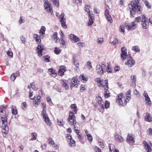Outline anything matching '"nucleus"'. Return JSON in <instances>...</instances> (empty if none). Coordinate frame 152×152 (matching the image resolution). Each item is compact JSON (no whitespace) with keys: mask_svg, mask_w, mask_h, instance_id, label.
Listing matches in <instances>:
<instances>
[{"mask_svg":"<svg viewBox=\"0 0 152 152\" xmlns=\"http://www.w3.org/2000/svg\"><path fill=\"white\" fill-rule=\"evenodd\" d=\"M108 88L106 87L105 88V89H104V97L105 99L107 98L110 96V92L109 90H108Z\"/></svg>","mask_w":152,"mask_h":152,"instance_id":"17","label":"nucleus"},{"mask_svg":"<svg viewBox=\"0 0 152 152\" xmlns=\"http://www.w3.org/2000/svg\"><path fill=\"white\" fill-rule=\"evenodd\" d=\"M69 37L71 40L75 42H77L79 40V38L74 34L69 35Z\"/></svg>","mask_w":152,"mask_h":152,"instance_id":"19","label":"nucleus"},{"mask_svg":"<svg viewBox=\"0 0 152 152\" xmlns=\"http://www.w3.org/2000/svg\"><path fill=\"white\" fill-rule=\"evenodd\" d=\"M73 62L75 65L77 67H78L79 64L77 62V61L75 59L73 60Z\"/></svg>","mask_w":152,"mask_h":152,"instance_id":"61","label":"nucleus"},{"mask_svg":"<svg viewBox=\"0 0 152 152\" xmlns=\"http://www.w3.org/2000/svg\"><path fill=\"white\" fill-rule=\"evenodd\" d=\"M71 107L72 109H74V111L75 113H77V108L75 104H72L71 105Z\"/></svg>","mask_w":152,"mask_h":152,"instance_id":"35","label":"nucleus"},{"mask_svg":"<svg viewBox=\"0 0 152 152\" xmlns=\"http://www.w3.org/2000/svg\"><path fill=\"white\" fill-rule=\"evenodd\" d=\"M16 76L15 75V74L13 73L11 76V80L14 81L15 79L16 78Z\"/></svg>","mask_w":152,"mask_h":152,"instance_id":"48","label":"nucleus"},{"mask_svg":"<svg viewBox=\"0 0 152 152\" xmlns=\"http://www.w3.org/2000/svg\"><path fill=\"white\" fill-rule=\"evenodd\" d=\"M36 50L39 56H42V52L44 49V46L41 45H39Z\"/></svg>","mask_w":152,"mask_h":152,"instance_id":"13","label":"nucleus"},{"mask_svg":"<svg viewBox=\"0 0 152 152\" xmlns=\"http://www.w3.org/2000/svg\"><path fill=\"white\" fill-rule=\"evenodd\" d=\"M44 60L45 61V62H49L50 61L49 58H50V57L48 56V55H46L44 57Z\"/></svg>","mask_w":152,"mask_h":152,"instance_id":"49","label":"nucleus"},{"mask_svg":"<svg viewBox=\"0 0 152 152\" xmlns=\"http://www.w3.org/2000/svg\"><path fill=\"white\" fill-rule=\"evenodd\" d=\"M143 1L144 3L145 6L148 8H150L151 7V5H149V4L146 0H142Z\"/></svg>","mask_w":152,"mask_h":152,"instance_id":"44","label":"nucleus"},{"mask_svg":"<svg viewBox=\"0 0 152 152\" xmlns=\"http://www.w3.org/2000/svg\"><path fill=\"white\" fill-rule=\"evenodd\" d=\"M131 91L129 90L128 91L126 92V96H128V98L129 99H130V96H131Z\"/></svg>","mask_w":152,"mask_h":152,"instance_id":"60","label":"nucleus"},{"mask_svg":"<svg viewBox=\"0 0 152 152\" xmlns=\"http://www.w3.org/2000/svg\"><path fill=\"white\" fill-rule=\"evenodd\" d=\"M86 67L89 69H90L92 68V66L91 65V63L90 61H89L87 62L86 64Z\"/></svg>","mask_w":152,"mask_h":152,"instance_id":"41","label":"nucleus"},{"mask_svg":"<svg viewBox=\"0 0 152 152\" xmlns=\"http://www.w3.org/2000/svg\"><path fill=\"white\" fill-rule=\"evenodd\" d=\"M86 90V88L83 86L81 85L80 86V91L81 92H84Z\"/></svg>","mask_w":152,"mask_h":152,"instance_id":"58","label":"nucleus"},{"mask_svg":"<svg viewBox=\"0 0 152 152\" xmlns=\"http://www.w3.org/2000/svg\"><path fill=\"white\" fill-rule=\"evenodd\" d=\"M143 96L145 98V101L146 102L145 104H148V105L151 104V102L150 99L148 95V94L145 93V91H144V93L143 94Z\"/></svg>","mask_w":152,"mask_h":152,"instance_id":"15","label":"nucleus"},{"mask_svg":"<svg viewBox=\"0 0 152 152\" xmlns=\"http://www.w3.org/2000/svg\"><path fill=\"white\" fill-rule=\"evenodd\" d=\"M110 149L109 152H115L117 151L115 149L114 145L113 144H109V145Z\"/></svg>","mask_w":152,"mask_h":152,"instance_id":"27","label":"nucleus"},{"mask_svg":"<svg viewBox=\"0 0 152 152\" xmlns=\"http://www.w3.org/2000/svg\"><path fill=\"white\" fill-rule=\"evenodd\" d=\"M99 86L100 87H103L105 89V88L107 87L108 88V81L107 80H106L103 81L99 85Z\"/></svg>","mask_w":152,"mask_h":152,"instance_id":"21","label":"nucleus"},{"mask_svg":"<svg viewBox=\"0 0 152 152\" xmlns=\"http://www.w3.org/2000/svg\"><path fill=\"white\" fill-rule=\"evenodd\" d=\"M146 116L145 117V119L147 121L151 122L152 121V117L150 114L146 113Z\"/></svg>","mask_w":152,"mask_h":152,"instance_id":"22","label":"nucleus"},{"mask_svg":"<svg viewBox=\"0 0 152 152\" xmlns=\"http://www.w3.org/2000/svg\"><path fill=\"white\" fill-rule=\"evenodd\" d=\"M34 38L36 39V41L38 43H40L41 42V39H40V36L37 34H34Z\"/></svg>","mask_w":152,"mask_h":152,"instance_id":"26","label":"nucleus"},{"mask_svg":"<svg viewBox=\"0 0 152 152\" xmlns=\"http://www.w3.org/2000/svg\"><path fill=\"white\" fill-rule=\"evenodd\" d=\"M148 134L150 135H152V129L151 128H149L147 130Z\"/></svg>","mask_w":152,"mask_h":152,"instance_id":"55","label":"nucleus"},{"mask_svg":"<svg viewBox=\"0 0 152 152\" xmlns=\"http://www.w3.org/2000/svg\"><path fill=\"white\" fill-rule=\"evenodd\" d=\"M85 10L88 12H89V7L88 5H85Z\"/></svg>","mask_w":152,"mask_h":152,"instance_id":"62","label":"nucleus"},{"mask_svg":"<svg viewBox=\"0 0 152 152\" xmlns=\"http://www.w3.org/2000/svg\"><path fill=\"white\" fill-rule=\"evenodd\" d=\"M61 52V50L58 48H55L54 49V53L56 54H59Z\"/></svg>","mask_w":152,"mask_h":152,"instance_id":"38","label":"nucleus"},{"mask_svg":"<svg viewBox=\"0 0 152 152\" xmlns=\"http://www.w3.org/2000/svg\"><path fill=\"white\" fill-rule=\"evenodd\" d=\"M57 33L55 32L54 33L53 35V38L54 39H56L58 40L59 39V38L57 37Z\"/></svg>","mask_w":152,"mask_h":152,"instance_id":"47","label":"nucleus"},{"mask_svg":"<svg viewBox=\"0 0 152 152\" xmlns=\"http://www.w3.org/2000/svg\"><path fill=\"white\" fill-rule=\"evenodd\" d=\"M80 78L84 83L87 81V78L83 75H80Z\"/></svg>","mask_w":152,"mask_h":152,"instance_id":"33","label":"nucleus"},{"mask_svg":"<svg viewBox=\"0 0 152 152\" xmlns=\"http://www.w3.org/2000/svg\"><path fill=\"white\" fill-rule=\"evenodd\" d=\"M69 144L71 146H74L75 145V142L73 140H69Z\"/></svg>","mask_w":152,"mask_h":152,"instance_id":"36","label":"nucleus"},{"mask_svg":"<svg viewBox=\"0 0 152 152\" xmlns=\"http://www.w3.org/2000/svg\"><path fill=\"white\" fill-rule=\"evenodd\" d=\"M121 57L122 59L125 60L128 58L130 55H127V49L125 47H123L121 48Z\"/></svg>","mask_w":152,"mask_h":152,"instance_id":"9","label":"nucleus"},{"mask_svg":"<svg viewBox=\"0 0 152 152\" xmlns=\"http://www.w3.org/2000/svg\"><path fill=\"white\" fill-rule=\"evenodd\" d=\"M112 67L110 66L109 65H108L107 66V71L108 73H111L112 72Z\"/></svg>","mask_w":152,"mask_h":152,"instance_id":"42","label":"nucleus"},{"mask_svg":"<svg viewBox=\"0 0 152 152\" xmlns=\"http://www.w3.org/2000/svg\"><path fill=\"white\" fill-rule=\"evenodd\" d=\"M43 110L42 113V115L44 119L45 123L48 126L51 124V122L49 119L48 116L46 113V109L45 105L44 103H42Z\"/></svg>","mask_w":152,"mask_h":152,"instance_id":"4","label":"nucleus"},{"mask_svg":"<svg viewBox=\"0 0 152 152\" xmlns=\"http://www.w3.org/2000/svg\"><path fill=\"white\" fill-rule=\"evenodd\" d=\"M145 142L146 143V145L145 146L146 150L148 152H150L151 151V148L146 141H145Z\"/></svg>","mask_w":152,"mask_h":152,"instance_id":"37","label":"nucleus"},{"mask_svg":"<svg viewBox=\"0 0 152 152\" xmlns=\"http://www.w3.org/2000/svg\"><path fill=\"white\" fill-rule=\"evenodd\" d=\"M49 72H50V74L52 76L55 77L56 75V73L55 72V71L52 69H49Z\"/></svg>","mask_w":152,"mask_h":152,"instance_id":"34","label":"nucleus"},{"mask_svg":"<svg viewBox=\"0 0 152 152\" xmlns=\"http://www.w3.org/2000/svg\"><path fill=\"white\" fill-rule=\"evenodd\" d=\"M116 102L119 105H122L123 104V101L121 99H117Z\"/></svg>","mask_w":152,"mask_h":152,"instance_id":"45","label":"nucleus"},{"mask_svg":"<svg viewBox=\"0 0 152 152\" xmlns=\"http://www.w3.org/2000/svg\"><path fill=\"white\" fill-rule=\"evenodd\" d=\"M126 26V29L128 30H133L136 27V24L134 22H132L130 23H125Z\"/></svg>","mask_w":152,"mask_h":152,"instance_id":"10","label":"nucleus"},{"mask_svg":"<svg viewBox=\"0 0 152 152\" xmlns=\"http://www.w3.org/2000/svg\"><path fill=\"white\" fill-rule=\"evenodd\" d=\"M50 1L53 4L54 6H56L58 7L59 6V2L58 0H50Z\"/></svg>","mask_w":152,"mask_h":152,"instance_id":"30","label":"nucleus"},{"mask_svg":"<svg viewBox=\"0 0 152 152\" xmlns=\"http://www.w3.org/2000/svg\"><path fill=\"white\" fill-rule=\"evenodd\" d=\"M77 45L79 48H80L81 47L84 46L85 44L83 42H79L77 43Z\"/></svg>","mask_w":152,"mask_h":152,"instance_id":"59","label":"nucleus"},{"mask_svg":"<svg viewBox=\"0 0 152 152\" xmlns=\"http://www.w3.org/2000/svg\"><path fill=\"white\" fill-rule=\"evenodd\" d=\"M44 7L45 9H47L49 7L51 6V4L48 0H45L43 4Z\"/></svg>","mask_w":152,"mask_h":152,"instance_id":"25","label":"nucleus"},{"mask_svg":"<svg viewBox=\"0 0 152 152\" xmlns=\"http://www.w3.org/2000/svg\"><path fill=\"white\" fill-rule=\"evenodd\" d=\"M31 140H35L37 138V134L36 133H32L31 134Z\"/></svg>","mask_w":152,"mask_h":152,"instance_id":"31","label":"nucleus"},{"mask_svg":"<svg viewBox=\"0 0 152 152\" xmlns=\"http://www.w3.org/2000/svg\"><path fill=\"white\" fill-rule=\"evenodd\" d=\"M141 18V24L143 28L144 29L148 28L149 27V22L147 20L146 18L144 15H142Z\"/></svg>","mask_w":152,"mask_h":152,"instance_id":"8","label":"nucleus"},{"mask_svg":"<svg viewBox=\"0 0 152 152\" xmlns=\"http://www.w3.org/2000/svg\"><path fill=\"white\" fill-rule=\"evenodd\" d=\"M132 50L135 51L136 52H140V50L136 46L133 47L132 48Z\"/></svg>","mask_w":152,"mask_h":152,"instance_id":"56","label":"nucleus"},{"mask_svg":"<svg viewBox=\"0 0 152 152\" xmlns=\"http://www.w3.org/2000/svg\"><path fill=\"white\" fill-rule=\"evenodd\" d=\"M136 0H133L131 1L130 4H129L130 9V17H133L136 12L139 14L141 13V7L139 1Z\"/></svg>","mask_w":152,"mask_h":152,"instance_id":"2","label":"nucleus"},{"mask_svg":"<svg viewBox=\"0 0 152 152\" xmlns=\"http://www.w3.org/2000/svg\"><path fill=\"white\" fill-rule=\"evenodd\" d=\"M89 19L94 20V17L93 14H91L90 13L89 14Z\"/></svg>","mask_w":152,"mask_h":152,"instance_id":"63","label":"nucleus"},{"mask_svg":"<svg viewBox=\"0 0 152 152\" xmlns=\"http://www.w3.org/2000/svg\"><path fill=\"white\" fill-rule=\"evenodd\" d=\"M64 15H65L64 13H62L61 14L59 17L60 22L66 20L65 18H64Z\"/></svg>","mask_w":152,"mask_h":152,"instance_id":"32","label":"nucleus"},{"mask_svg":"<svg viewBox=\"0 0 152 152\" xmlns=\"http://www.w3.org/2000/svg\"><path fill=\"white\" fill-rule=\"evenodd\" d=\"M127 142H134V138L133 135L131 133H129L126 138Z\"/></svg>","mask_w":152,"mask_h":152,"instance_id":"20","label":"nucleus"},{"mask_svg":"<svg viewBox=\"0 0 152 152\" xmlns=\"http://www.w3.org/2000/svg\"><path fill=\"white\" fill-rule=\"evenodd\" d=\"M125 28L126 29V26L125 24H124L121 25L119 27V31L124 34L125 32Z\"/></svg>","mask_w":152,"mask_h":152,"instance_id":"23","label":"nucleus"},{"mask_svg":"<svg viewBox=\"0 0 152 152\" xmlns=\"http://www.w3.org/2000/svg\"><path fill=\"white\" fill-rule=\"evenodd\" d=\"M66 22V20L63 21L61 22V24L62 27L64 28H66L67 27Z\"/></svg>","mask_w":152,"mask_h":152,"instance_id":"40","label":"nucleus"},{"mask_svg":"<svg viewBox=\"0 0 152 152\" xmlns=\"http://www.w3.org/2000/svg\"><path fill=\"white\" fill-rule=\"evenodd\" d=\"M94 20H93V19H89V20L88 22V26H89L90 25H91L93 23Z\"/></svg>","mask_w":152,"mask_h":152,"instance_id":"57","label":"nucleus"},{"mask_svg":"<svg viewBox=\"0 0 152 152\" xmlns=\"http://www.w3.org/2000/svg\"><path fill=\"white\" fill-rule=\"evenodd\" d=\"M21 41L23 44H25L26 42V40L25 39V38H23V36H21L20 37Z\"/></svg>","mask_w":152,"mask_h":152,"instance_id":"64","label":"nucleus"},{"mask_svg":"<svg viewBox=\"0 0 152 152\" xmlns=\"http://www.w3.org/2000/svg\"><path fill=\"white\" fill-rule=\"evenodd\" d=\"M103 38H98L97 39L98 43L99 44L102 43L103 42Z\"/></svg>","mask_w":152,"mask_h":152,"instance_id":"53","label":"nucleus"},{"mask_svg":"<svg viewBox=\"0 0 152 152\" xmlns=\"http://www.w3.org/2000/svg\"><path fill=\"white\" fill-rule=\"evenodd\" d=\"M46 12L48 14H50L51 15H53V12L52 6H50L47 9H45Z\"/></svg>","mask_w":152,"mask_h":152,"instance_id":"24","label":"nucleus"},{"mask_svg":"<svg viewBox=\"0 0 152 152\" xmlns=\"http://www.w3.org/2000/svg\"><path fill=\"white\" fill-rule=\"evenodd\" d=\"M105 15L107 20L110 23L112 22V19L111 16L109 15V12L108 10L106 9L105 12Z\"/></svg>","mask_w":152,"mask_h":152,"instance_id":"14","label":"nucleus"},{"mask_svg":"<svg viewBox=\"0 0 152 152\" xmlns=\"http://www.w3.org/2000/svg\"><path fill=\"white\" fill-rule=\"evenodd\" d=\"M96 103H95V102L93 101L92 103L94 106L97 108L98 110L100 112H103L104 111V102H103L101 97L98 96H97L96 100Z\"/></svg>","mask_w":152,"mask_h":152,"instance_id":"3","label":"nucleus"},{"mask_svg":"<svg viewBox=\"0 0 152 152\" xmlns=\"http://www.w3.org/2000/svg\"><path fill=\"white\" fill-rule=\"evenodd\" d=\"M61 84L63 86L66 90H67L69 88V86L65 82V80H61Z\"/></svg>","mask_w":152,"mask_h":152,"instance_id":"29","label":"nucleus"},{"mask_svg":"<svg viewBox=\"0 0 152 152\" xmlns=\"http://www.w3.org/2000/svg\"><path fill=\"white\" fill-rule=\"evenodd\" d=\"M49 143L52 146L54 145L55 142L50 137L48 139Z\"/></svg>","mask_w":152,"mask_h":152,"instance_id":"43","label":"nucleus"},{"mask_svg":"<svg viewBox=\"0 0 152 152\" xmlns=\"http://www.w3.org/2000/svg\"><path fill=\"white\" fill-rule=\"evenodd\" d=\"M126 59L127 60L125 62V65H127L129 67H132L134 65L135 61L130 55H129Z\"/></svg>","mask_w":152,"mask_h":152,"instance_id":"7","label":"nucleus"},{"mask_svg":"<svg viewBox=\"0 0 152 152\" xmlns=\"http://www.w3.org/2000/svg\"><path fill=\"white\" fill-rule=\"evenodd\" d=\"M30 86L32 88L36 90L37 89V88H36L34 85V83H31L30 84Z\"/></svg>","mask_w":152,"mask_h":152,"instance_id":"52","label":"nucleus"},{"mask_svg":"<svg viewBox=\"0 0 152 152\" xmlns=\"http://www.w3.org/2000/svg\"><path fill=\"white\" fill-rule=\"evenodd\" d=\"M57 123L58 125L61 126L63 125L64 124V122L62 119H60L58 120Z\"/></svg>","mask_w":152,"mask_h":152,"instance_id":"39","label":"nucleus"},{"mask_svg":"<svg viewBox=\"0 0 152 152\" xmlns=\"http://www.w3.org/2000/svg\"><path fill=\"white\" fill-rule=\"evenodd\" d=\"M96 81L98 83L100 84L103 81V80L100 78H97L96 79Z\"/></svg>","mask_w":152,"mask_h":152,"instance_id":"46","label":"nucleus"},{"mask_svg":"<svg viewBox=\"0 0 152 152\" xmlns=\"http://www.w3.org/2000/svg\"><path fill=\"white\" fill-rule=\"evenodd\" d=\"M132 82L134 83V84H135L136 82V78L135 75H133L132 77H131Z\"/></svg>","mask_w":152,"mask_h":152,"instance_id":"50","label":"nucleus"},{"mask_svg":"<svg viewBox=\"0 0 152 152\" xmlns=\"http://www.w3.org/2000/svg\"><path fill=\"white\" fill-rule=\"evenodd\" d=\"M8 115V113L5 108L0 109V116H2L0 119V126L2 129V132L5 134L8 133L9 130L7 126Z\"/></svg>","mask_w":152,"mask_h":152,"instance_id":"1","label":"nucleus"},{"mask_svg":"<svg viewBox=\"0 0 152 152\" xmlns=\"http://www.w3.org/2000/svg\"><path fill=\"white\" fill-rule=\"evenodd\" d=\"M46 31V28L44 26H42L39 31V33L41 38L43 39L45 34V32Z\"/></svg>","mask_w":152,"mask_h":152,"instance_id":"16","label":"nucleus"},{"mask_svg":"<svg viewBox=\"0 0 152 152\" xmlns=\"http://www.w3.org/2000/svg\"><path fill=\"white\" fill-rule=\"evenodd\" d=\"M61 42L60 44L61 45H62L64 46H65V42L63 38L61 37L60 39Z\"/></svg>","mask_w":152,"mask_h":152,"instance_id":"51","label":"nucleus"},{"mask_svg":"<svg viewBox=\"0 0 152 152\" xmlns=\"http://www.w3.org/2000/svg\"><path fill=\"white\" fill-rule=\"evenodd\" d=\"M68 121L69 124L72 126H74L76 123L75 117L74 114L72 112H70L68 118Z\"/></svg>","mask_w":152,"mask_h":152,"instance_id":"5","label":"nucleus"},{"mask_svg":"<svg viewBox=\"0 0 152 152\" xmlns=\"http://www.w3.org/2000/svg\"><path fill=\"white\" fill-rule=\"evenodd\" d=\"M105 65L104 64H102V65L98 64L96 66V71L97 73L102 75L104 74V72H105V69L104 68Z\"/></svg>","mask_w":152,"mask_h":152,"instance_id":"6","label":"nucleus"},{"mask_svg":"<svg viewBox=\"0 0 152 152\" xmlns=\"http://www.w3.org/2000/svg\"><path fill=\"white\" fill-rule=\"evenodd\" d=\"M41 97L39 96H35L33 99L34 100L33 103V105L36 107H37L39 104V102H41Z\"/></svg>","mask_w":152,"mask_h":152,"instance_id":"11","label":"nucleus"},{"mask_svg":"<svg viewBox=\"0 0 152 152\" xmlns=\"http://www.w3.org/2000/svg\"><path fill=\"white\" fill-rule=\"evenodd\" d=\"M142 19H141V18L140 17H137L135 19L134 21V22H140V21H141Z\"/></svg>","mask_w":152,"mask_h":152,"instance_id":"54","label":"nucleus"},{"mask_svg":"<svg viewBox=\"0 0 152 152\" xmlns=\"http://www.w3.org/2000/svg\"><path fill=\"white\" fill-rule=\"evenodd\" d=\"M12 113L14 115H16L18 113V110L15 105H13L12 107Z\"/></svg>","mask_w":152,"mask_h":152,"instance_id":"28","label":"nucleus"},{"mask_svg":"<svg viewBox=\"0 0 152 152\" xmlns=\"http://www.w3.org/2000/svg\"><path fill=\"white\" fill-rule=\"evenodd\" d=\"M70 87L72 88L74 87H77L78 83H77V79L76 77H73L70 83Z\"/></svg>","mask_w":152,"mask_h":152,"instance_id":"12","label":"nucleus"},{"mask_svg":"<svg viewBox=\"0 0 152 152\" xmlns=\"http://www.w3.org/2000/svg\"><path fill=\"white\" fill-rule=\"evenodd\" d=\"M66 70V68L65 66H63L60 67L58 71V75L60 76L64 75V72Z\"/></svg>","mask_w":152,"mask_h":152,"instance_id":"18","label":"nucleus"}]
</instances>
